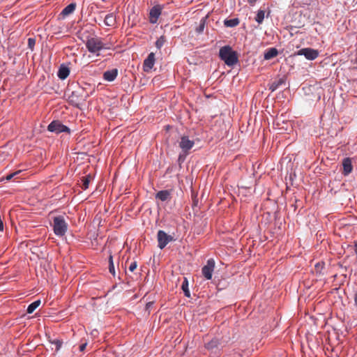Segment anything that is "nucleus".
Here are the masks:
<instances>
[{"mask_svg": "<svg viewBox=\"0 0 357 357\" xmlns=\"http://www.w3.org/2000/svg\"><path fill=\"white\" fill-rule=\"evenodd\" d=\"M89 97L84 89L79 87L77 90L72 91L68 96V102L79 109H82L86 98Z\"/></svg>", "mask_w": 357, "mask_h": 357, "instance_id": "nucleus-1", "label": "nucleus"}, {"mask_svg": "<svg viewBox=\"0 0 357 357\" xmlns=\"http://www.w3.org/2000/svg\"><path fill=\"white\" fill-rule=\"evenodd\" d=\"M219 56L229 66H233L238 62L236 52L233 51L229 45L224 46L220 49Z\"/></svg>", "mask_w": 357, "mask_h": 357, "instance_id": "nucleus-2", "label": "nucleus"}, {"mask_svg": "<svg viewBox=\"0 0 357 357\" xmlns=\"http://www.w3.org/2000/svg\"><path fill=\"white\" fill-rule=\"evenodd\" d=\"M85 44L88 51L97 56H99V52L100 50L109 49V47H106L105 44L103 43L102 38L97 36L88 38Z\"/></svg>", "mask_w": 357, "mask_h": 357, "instance_id": "nucleus-3", "label": "nucleus"}, {"mask_svg": "<svg viewBox=\"0 0 357 357\" xmlns=\"http://www.w3.org/2000/svg\"><path fill=\"white\" fill-rule=\"evenodd\" d=\"M68 229V224L63 216L59 215L53 219V230L58 236H63L66 234Z\"/></svg>", "mask_w": 357, "mask_h": 357, "instance_id": "nucleus-4", "label": "nucleus"}, {"mask_svg": "<svg viewBox=\"0 0 357 357\" xmlns=\"http://www.w3.org/2000/svg\"><path fill=\"white\" fill-rule=\"evenodd\" d=\"M47 130L50 132H55L56 134H59L61 132L70 133V130L68 127L62 124L59 121H53L52 122H51L47 126Z\"/></svg>", "mask_w": 357, "mask_h": 357, "instance_id": "nucleus-5", "label": "nucleus"}, {"mask_svg": "<svg viewBox=\"0 0 357 357\" xmlns=\"http://www.w3.org/2000/svg\"><path fill=\"white\" fill-rule=\"evenodd\" d=\"M295 55L304 56L307 60H314L319 56V51L310 47L303 48L295 53Z\"/></svg>", "mask_w": 357, "mask_h": 357, "instance_id": "nucleus-6", "label": "nucleus"}, {"mask_svg": "<svg viewBox=\"0 0 357 357\" xmlns=\"http://www.w3.org/2000/svg\"><path fill=\"white\" fill-rule=\"evenodd\" d=\"M158 247L163 249L169 242L174 240L173 237L168 235L165 231L159 230L157 234Z\"/></svg>", "mask_w": 357, "mask_h": 357, "instance_id": "nucleus-7", "label": "nucleus"}, {"mask_svg": "<svg viewBox=\"0 0 357 357\" xmlns=\"http://www.w3.org/2000/svg\"><path fill=\"white\" fill-rule=\"evenodd\" d=\"M214 267L215 261L213 259H210L207 261L206 265H205L202 268V275L206 280H211L212 278V274L214 270Z\"/></svg>", "mask_w": 357, "mask_h": 357, "instance_id": "nucleus-8", "label": "nucleus"}, {"mask_svg": "<svg viewBox=\"0 0 357 357\" xmlns=\"http://www.w3.org/2000/svg\"><path fill=\"white\" fill-rule=\"evenodd\" d=\"M194 144V141L190 140L188 136H183L181 137L179 147L185 154L188 153V151L193 147Z\"/></svg>", "mask_w": 357, "mask_h": 357, "instance_id": "nucleus-9", "label": "nucleus"}, {"mask_svg": "<svg viewBox=\"0 0 357 357\" xmlns=\"http://www.w3.org/2000/svg\"><path fill=\"white\" fill-rule=\"evenodd\" d=\"M162 8L160 5L153 6L149 13V20L152 24L157 22L159 16L161 15Z\"/></svg>", "mask_w": 357, "mask_h": 357, "instance_id": "nucleus-10", "label": "nucleus"}, {"mask_svg": "<svg viewBox=\"0 0 357 357\" xmlns=\"http://www.w3.org/2000/svg\"><path fill=\"white\" fill-rule=\"evenodd\" d=\"M155 63V54L151 52L148 57L144 60L143 64V69L145 72H149L151 70Z\"/></svg>", "mask_w": 357, "mask_h": 357, "instance_id": "nucleus-11", "label": "nucleus"}, {"mask_svg": "<svg viewBox=\"0 0 357 357\" xmlns=\"http://www.w3.org/2000/svg\"><path fill=\"white\" fill-rule=\"evenodd\" d=\"M118 75V70L116 68L107 70L103 73V79L108 82L114 81Z\"/></svg>", "mask_w": 357, "mask_h": 357, "instance_id": "nucleus-12", "label": "nucleus"}, {"mask_svg": "<svg viewBox=\"0 0 357 357\" xmlns=\"http://www.w3.org/2000/svg\"><path fill=\"white\" fill-rule=\"evenodd\" d=\"M70 74V69L68 67L62 64L59 68L57 75L61 79H66Z\"/></svg>", "mask_w": 357, "mask_h": 357, "instance_id": "nucleus-13", "label": "nucleus"}, {"mask_svg": "<svg viewBox=\"0 0 357 357\" xmlns=\"http://www.w3.org/2000/svg\"><path fill=\"white\" fill-rule=\"evenodd\" d=\"M342 165H343V174L344 175H348L349 174H350L352 171V165H351V160L350 158H344L343 162H342Z\"/></svg>", "mask_w": 357, "mask_h": 357, "instance_id": "nucleus-14", "label": "nucleus"}, {"mask_svg": "<svg viewBox=\"0 0 357 357\" xmlns=\"http://www.w3.org/2000/svg\"><path fill=\"white\" fill-rule=\"evenodd\" d=\"M155 198L162 202L170 199V192L168 190H160L155 195Z\"/></svg>", "mask_w": 357, "mask_h": 357, "instance_id": "nucleus-15", "label": "nucleus"}, {"mask_svg": "<svg viewBox=\"0 0 357 357\" xmlns=\"http://www.w3.org/2000/svg\"><path fill=\"white\" fill-rule=\"evenodd\" d=\"M75 8H76V5L75 3H70L69 5H68L66 7H65L63 10L61 11V15H63V17H66L71 13H73L75 10Z\"/></svg>", "mask_w": 357, "mask_h": 357, "instance_id": "nucleus-16", "label": "nucleus"}, {"mask_svg": "<svg viewBox=\"0 0 357 357\" xmlns=\"http://www.w3.org/2000/svg\"><path fill=\"white\" fill-rule=\"evenodd\" d=\"M115 22H116V17L113 13L107 14L104 19L105 24L108 26H114Z\"/></svg>", "mask_w": 357, "mask_h": 357, "instance_id": "nucleus-17", "label": "nucleus"}, {"mask_svg": "<svg viewBox=\"0 0 357 357\" xmlns=\"http://www.w3.org/2000/svg\"><path fill=\"white\" fill-rule=\"evenodd\" d=\"M278 54V50L276 48L272 47L266 51L264 53V59L266 60L271 59L275 57Z\"/></svg>", "mask_w": 357, "mask_h": 357, "instance_id": "nucleus-18", "label": "nucleus"}, {"mask_svg": "<svg viewBox=\"0 0 357 357\" xmlns=\"http://www.w3.org/2000/svg\"><path fill=\"white\" fill-rule=\"evenodd\" d=\"M284 83V79L283 78H280L278 80L274 81L269 86V89L271 91H275L278 89L280 86Z\"/></svg>", "mask_w": 357, "mask_h": 357, "instance_id": "nucleus-19", "label": "nucleus"}, {"mask_svg": "<svg viewBox=\"0 0 357 357\" xmlns=\"http://www.w3.org/2000/svg\"><path fill=\"white\" fill-rule=\"evenodd\" d=\"M239 20L238 18H233L229 20H225L224 24L227 27H235L239 24Z\"/></svg>", "mask_w": 357, "mask_h": 357, "instance_id": "nucleus-20", "label": "nucleus"}, {"mask_svg": "<svg viewBox=\"0 0 357 357\" xmlns=\"http://www.w3.org/2000/svg\"><path fill=\"white\" fill-rule=\"evenodd\" d=\"M207 16L202 17L199 21V25L196 27L195 31L197 33H202L205 28Z\"/></svg>", "mask_w": 357, "mask_h": 357, "instance_id": "nucleus-21", "label": "nucleus"}, {"mask_svg": "<svg viewBox=\"0 0 357 357\" xmlns=\"http://www.w3.org/2000/svg\"><path fill=\"white\" fill-rule=\"evenodd\" d=\"M40 300H37V301H35L34 302H33L32 303H31L28 307H27V310H26V312L27 313L29 314H31L34 312V310L38 307H39V305H40Z\"/></svg>", "mask_w": 357, "mask_h": 357, "instance_id": "nucleus-22", "label": "nucleus"}, {"mask_svg": "<svg viewBox=\"0 0 357 357\" xmlns=\"http://www.w3.org/2000/svg\"><path fill=\"white\" fill-rule=\"evenodd\" d=\"M181 289L184 292V294L186 297L190 296V293L188 289V282L186 278L184 279V281L182 283Z\"/></svg>", "mask_w": 357, "mask_h": 357, "instance_id": "nucleus-23", "label": "nucleus"}, {"mask_svg": "<svg viewBox=\"0 0 357 357\" xmlns=\"http://www.w3.org/2000/svg\"><path fill=\"white\" fill-rule=\"evenodd\" d=\"M91 180V177L90 175H88V176L82 178V190H86L89 188V183H90Z\"/></svg>", "mask_w": 357, "mask_h": 357, "instance_id": "nucleus-24", "label": "nucleus"}, {"mask_svg": "<svg viewBox=\"0 0 357 357\" xmlns=\"http://www.w3.org/2000/svg\"><path fill=\"white\" fill-rule=\"evenodd\" d=\"M264 19V10H259L257 12V14L256 15V17H255V20L259 23V24H261L263 20Z\"/></svg>", "mask_w": 357, "mask_h": 357, "instance_id": "nucleus-25", "label": "nucleus"}, {"mask_svg": "<svg viewBox=\"0 0 357 357\" xmlns=\"http://www.w3.org/2000/svg\"><path fill=\"white\" fill-rule=\"evenodd\" d=\"M166 42V39H165V37L162 36H160L155 42V46L158 49H160L163 45Z\"/></svg>", "mask_w": 357, "mask_h": 357, "instance_id": "nucleus-26", "label": "nucleus"}, {"mask_svg": "<svg viewBox=\"0 0 357 357\" xmlns=\"http://www.w3.org/2000/svg\"><path fill=\"white\" fill-rule=\"evenodd\" d=\"M109 271L113 275H115L114 266V262H113V257L112 255H110L109 257Z\"/></svg>", "mask_w": 357, "mask_h": 357, "instance_id": "nucleus-27", "label": "nucleus"}, {"mask_svg": "<svg viewBox=\"0 0 357 357\" xmlns=\"http://www.w3.org/2000/svg\"><path fill=\"white\" fill-rule=\"evenodd\" d=\"M218 345V340H212L211 341H210L209 342H208L206 344V347L208 349H213L215 347H217Z\"/></svg>", "mask_w": 357, "mask_h": 357, "instance_id": "nucleus-28", "label": "nucleus"}, {"mask_svg": "<svg viewBox=\"0 0 357 357\" xmlns=\"http://www.w3.org/2000/svg\"><path fill=\"white\" fill-rule=\"evenodd\" d=\"M21 172H22V171L19 170V171H16L13 173L9 174L6 176V180H7V181L11 180L13 178L15 177L17 175L20 174Z\"/></svg>", "mask_w": 357, "mask_h": 357, "instance_id": "nucleus-29", "label": "nucleus"}, {"mask_svg": "<svg viewBox=\"0 0 357 357\" xmlns=\"http://www.w3.org/2000/svg\"><path fill=\"white\" fill-rule=\"evenodd\" d=\"M137 262L136 261H133V262H132L130 264V265L129 266V270L131 272H133L137 268Z\"/></svg>", "mask_w": 357, "mask_h": 357, "instance_id": "nucleus-30", "label": "nucleus"}, {"mask_svg": "<svg viewBox=\"0 0 357 357\" xmlns=\"http://www.w3.org/2000/svg\"><path fill=\"white\" fill-rule=\"evenodd\" d=\"M28 44L29 47L32 48V47L35 45V40L33 38H29Z\"/></svg>", "mask_w": 357, "mask_h": 357, "instance_id": "nucleus-31", "label": "nucleus"}, {"mask_svg": "<svg viewBox=\"0 0 357 357\" xmlns=\"http://www.w3.org/2000/svg\"><path fill=\"white\" fill-rule=\"evenodd\" d=\"M354 250L356 255L357 256V239L354 242Z\"/></svg>", "mask_w": 357, "mask_h": 357, "instance_id": "nucleus-32", "label": "nucleus"}, {"mask_svg": "<svg viewBox=\"0 0 357 357\" xmlns=\"http://www.w3.org/2000/svg\"><path fill=\"white\" fill-rule=\"evenodd\" d=\"M86 347V343L81 344L79 346V350L81 351H83L85 349Z\"/></svg>", "mask_w": 357, "mask_h": 357, "instance_id": "nucleus-33", "label": "nucleus"}, {"mask_svg": "<svg viewBox=\"0 0 357 357\" xmlns=\"http://www.w3.org/2000/svg\"><path fill=\"white\" fill-rule=\"evenodd\" d=\"M153 305V303L152 302H149L146 304V309H149V307H151V305Z\"/></svg>", "mask_w": 357, "mask_h": 357, "instance_id": "nucleus-34", "label": "nucleus"}, {"mask_svg": "<svg viewBox=\"0 0 357 357\" xmlns=\"http://www.w3.org/2000/svg\"><path fill=\"white\" fill-rule=\"evenodd\" d=\"M255 1H256V0H248V2H249L250 4L254 3Z\"/></svg>", "mask_w": 357, "mask_h": 357, "instance_id": "nucleus-35", "label": "nucleus"}, {"mask_svg": "<svg viewBox=\"0 0 357 357\" xmlns=\"http://www.w3.org/2000/svg\"><path fill=\"white\" fill-rule=\"evenodd\" d=\"M181 155H180L179 158H178V160H181Z\"/></svg>", "mask_w": 357, "mask_h": 357, "instance_id": "nucleus-36", "label": "nucleus"}]
</instances>
